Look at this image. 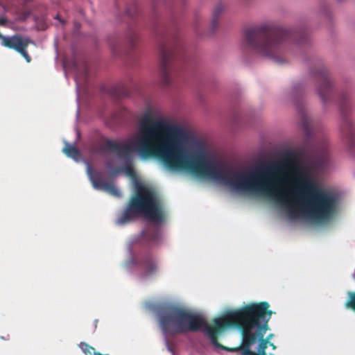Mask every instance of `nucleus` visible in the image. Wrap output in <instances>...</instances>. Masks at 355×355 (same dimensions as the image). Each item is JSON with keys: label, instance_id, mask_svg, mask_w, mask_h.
<instances>
[{"label": "nucleus", "instance_id": "8", "mask_svg": "<svg viewBox=\"0 0 355 355\" xmlns=\"http://www.w3.org/2000/svg\"><path fill=\"white\" fill-rule=\"evenodd\" d=\"M292 98L300 118V125L306 135L307 137H311L313 132L311 120L305 110L302 98V92L300 86H295L292 89Z\"/></svg>", "mask_w": 355, "mask_h": 355}, {"label": "nucleus", "instance_id": "12", "mask_svg": "<svg viewBox=\"0 0 355 355\" xmlns=\"http://www.w3.org/2000/svg\"><path fill=\"white\" fill-rule=\"evenodd\" d=\"M329 160V154L327 143L322 144L316 150L313 159V166L318 171L324 170Z\"/></svg>", "mask_w": 355, "mask_h": 355}, {"label": "nucleus", "instance_id": "6", "mask_svg": "<svg viewBox=\"0 0 355 355\" xmlns=\"http://www.w3.org/2000/svg\"><path fill=\"white\" fill-rule=\"evenodd\" d=\"M338 105L342 117L340 130L349 149L352 151L355 149V125L347 115L349 103L346 94H342L339 96Z\"/></svg>", "mask_w": 355, "mask_h": 355}, {"label": "nucleus", "instance_id": "11", "mask_svg": "<svg viewBox=\"0 0 355 355\" xmlns=\"http://www.w3.org/2000/svg\"><path fill=\"white\" fill-rule=\"evenodd\" d=\"M3 46L8 49H13L21 55L27 62L31 61V58L27 52V47L31 42L28 37H23L19 34L3 37Z\"/></svg>", "mask_w": 355, "mask_h": 355}, {"label": "nucleus", "instance_id": "4", "mask_svg": "<svg viewBox=\"0 0 355 355\" xmlns=\"http://www.w3.org/2000/svg\"><path fill=\"white\" fill-rule=\"evenodd\" d=\"M141 216L150 221L159 223L164 220V213L156 193L150 188L137 184L135 193L129 200L125 208L119 216L116 223L125 225Z\"/></svg>", "mask_w": 355, "mask_h": 355}, {"label": "nucleus", "instance_id": "7", "mask_svg": "<svg viewBox=\"0 0 355 355\" xmlns=\"http://www.w3.org/2000/svg\"><path fill=\"white\" fill-rule=\"evenodd\" d=\"M311 73L318 83L317 92L321 101L324 104L328 103L333 96L332 84L328 71L320 63L315 70L311 71Z\"/></svg>", "mask_w": 355, "mask_h": 355}, {"label": "nucleus", "instance_id": "23", "mask_svg": "<svg viewBox=\"0 0 355 355\" xmlns=\"http://www.w3.org/2000/svg\"><path fill=\"white\" fill-rule=\"evenodd\" d=\"M8 23V19L7 18L4 17H0V26H6Z\"/></svg>", "mask_w": 355, "mask_h": 355}, {"label": "nucleus", "instance_id": "29", "mask_svg": "<svg viewBox=\"0 0 355 355\" xmlns=\"http://www.w3.org/2000/svg\"><path fill=\"white\" fill-rule=\"evenodd\" d=\"M195 29H196V32H197V33H198V30H197V28H196V27H195Z\"/></svg>", "mask_w": 355, "mask_h": 355}, {"label": "nucleus", "instance_id": "1", "mask_svg": "<svg viewBox=\"0 0 355 355\" xmlns=\"http://www.w3.org/2000/svg\"><path fill=\"white\" fill-rule=\"evenodd\" d=\"M186 171L199 178L217 180L237 191L269 196L286 207L290 219L304 217L322 222L332 217L336 210V194L319 189L306 174L294 178L291 189H282L279 184L285 173L277 163L241 173L227 169L204 154L192 157L186 153Z\"/></svg>", "mask_w": 355, "mask_h": 355}, {"label": "nucleus", "instance_id": "15", "mask_svg": "<svg viewBox=\"0 0 355 355\" xmlns=\"http://www.w3.org/2000/svg\"><path fill=\"white\" fill-rule=\"evenodd\" d=\"M112 94L117 98H122L128 96L130 92L126 85L124 84H119L112 89Z\"/></svg>", "mask_w": 355, "mask_h": 355}, {"label": "nucleus", "instance_id": "30", "mask_svg": "<svg viewBox=\"0 0 355 355\" xmlns=\"http://www.w3.org/2000/svg\"><path fill=\"white\" fill-rule=\"evenodd\" d=\"M128 171H131V168L130 167H128Z\"/></svg>", "mask_w": 355, "mask_h": 355}, {"label": "nucleus", "instance_id": "24", "mask_svg": "<svg viewBox=\"0 0 355 355\" xmlns=\"http://www.w3.org/2000/svg\"><path fill=\"white\" fill-rule=\"evenodd\" d=\"M273 336V334H270L269 335H268L266 338H264V339H268V343H270V339L272 338Z\"/></svg>", "mask_w": 355, "mask_h": 355}, {"label": "nucleus", "instance_id": "26", "mask_svg": "<svg viewBox=\"0 0 355 355\" xmlns=\"http://www.w3.org/2000/svg\"><path fill=\"white\" fill-rule=\"evenodd\" d=\"M268 345H270L271 347H272V349H275L276 348L275 345L273 343H270H270H268Z\"/></svg>", "mask_w": 355, "mask_h": 355}, {"label": "nucleus", "instance_id": "5", "mask_svg": "<svg viewBox=\"0 0 355 355\" xmlns=\"http://www.w3.org/2000/svg\"><path fill=\"white\" fill-rule=\"evenodd\" d=\"M157 46L160 58L162 81L164 85L171 83V64L175 60L184 59V46L177 33L166 28L156 31Z\"/></svg>", "mask_w": 355, "mask_h": 355}, {"label": "nucleus", "instance_id": "20", "mask_svg": "<svg viewBox=\"0 0 355 355\" xmlns=\"http://www.w3.org/2000/svg\"><path fill=\"white\" fill-rule=\"evenodd\" d=\"M110 46L111 48L112 51L115 54L117 55V48L119 45H121V41L118 39L112 40L110 39L109 40Z\"/></svg>", "mask_w": 355, "mask_h": 355}, {"label": "nucleus", "instance_id": "18", "mask_svg": "<svg viewBox=\"0 0 355 355\" xmlns=\"http://www.w3.org/2000/svg\"><path fill=\"white\" fill-rule=\"evenodd\" d=\"M79 347L82 349L85 355H108L102 354L101 353L96 352L95 348L85 342H81L79 344Z\"/></svg>", "mask_w": 355, "mask_h": 355}, {"label": "nucleus", "instance_id": "13", "mask_svg": "<svg viewBox=\"0 0 355 355\" xmlns=\"http://www.w3.org/2000/svg\"><path fill=\"white\" fill-rule=\"evenodd\" d=\"M142 238L148 244H157L161 240V234L157 227L147 226L141 233Z\"/></svg>", "mask_w": 355, "mask_h": 355}, {"label": "nucleus", "instance_id": "14", "mask_svg": "<svg viewBox=\"0 0 355 355\" xmlns=\"http://www.w3.org/2000/svg\"><path fill=\"white\" fill-rule=\"evenodd\" d=\"M226 8V4L223 2H218L216 6L214 7L212 12V21H211V26L213 30H215L218 24V19L220 16L224 12Z\"/></svg>", "mask_w": 355, "mask_h": 355}, {"label": "nucleus", "instance_id": "25", "mask_svg": "<svg viewBox=\"0 0 355 355\" xmlns=\"http://www.w3.org/2000/svg\"><path fill=\"white\" fill-rule=\"evenodd\" d=\"M3 37H6V36H4L1 33H0V40H1V44H3Z\"/></svg>", "mask_w": 355, "mask_h": 355}, {"label": "nucleus", "instance_id": "21", "mask_svg": "<svg viewBox=\"0 0 355 355\" xmlns=\"http://www.w3.org/2000/svg\"><path fill=\"white\" fill-rule=\"evenodd\" d=\"M137 8L135 5L133 6L132 9L131 8H128L126 10L127 15L130 17H133L134 15H135L137 14Z\"/></svg>", "mask_w": 355, "mask_h": 355}, {"label": "nucleus", "instance_id": "27", "mask_svg": "<svg viewBox=\"0 0 355 355\" xmlns=\"http://www.w3.org/2000/svg\"><path fill=\"white\" fill-rule=\"evenodd\" d=\"M55 19H57L60 20V22H62V23H63V22H64V21H61V20L60 19L59 15H57V16L55 17Z\"/></svg>", "mask_w": 355, "mask_h": 355}, {"label": "nucleus", "instance_id": "22", "mask_svg": "<svg viewBox=\"0 0 355 355\" xmlns=\"http://www.w3.org/2000/svg\"><path fill=\"white\" fill-rule=\"evenodd\" d=\"M106 168L109 169L112 174L114 175H116L119 172V170L117 168H114L110 162L106 163Z\"/></svg>", "mask_w": 355, "mask_h": 355}, {"label": "nucleus", "instance_id": "17", "mask_svg": "<svg viewBox=\"0 0 355 355\" xmlns=\"http://www.w3.org/2000/svg\"><path fill=\"white\" fill-rule=\"evenodd\" d=\"M138 38L136 31L132 28H129L125 33V40L131 47H134Z\"/></svg>", "mask_w": 355, "mask_h": 355}, {"label": "nucleus", "instance_id": "2", "mask_svg": "<svg viewBox=\"0 0 355 355\" xmlns=\"http://www.w3.org/2000/svg\"><path fill=\"white\" fill-rule=\"evenodd\" d=\"M267 302L251 303L235 311L227 312L207 323L205 317L173 304L157 309L159 324L166 335L197 332L203 328L211 344L227 352H239L241 355H267L270 329L268 321L272 311Z\"/></svg>", "mask_w": 355, "mask_h": 355}, {"label": "nucleus", "instance_id": "19", "mask_svg": "<svg viewBox=\"0 0 355 355\" xmlns=\"http://www.w3.org/2000/svg\"><path fill=\"white\" fill-rule=\"evenodd\" d=\"M347 297L348 299L345 302V306L355 312V291H348Z\"/></svg>", "mask_w": 355, "mask_h": 355}, {"label": "nucleus", "instance_id": "3", "mask_svg": "<svg viewBox=\"0 0 355 355\" xmlns=\"http://www.w3.org/2000/svg\"><path fill=\"white\" fill-rule=\"evenodd\" d=\"M304 38L305 35L301 31H292L270 24L248 28L243 35L247 48L280 64L287 60L285 54L290 44H300Z\"/></svg>", "mask_w": 355, "mask_h": 355}, {"label": "nucleus", "instance_id": "9", "mask_svg": "<svg viewBox=\"0 0 355 355\" xmlns=\"http://www.w3.org/2000/svg\"><path fill=\"white\" fill-rule=\"evenodd\" d=\"M87 174L94 188L105 191L115 197L121 196L119 190L112 182H108L103 180V175L101 171H97L92 166H88Z\"/></svg>", "mask_w": 355, "mask_h": 355}, {"label": "nucleus", "instance_id": "16", "mask_svg": "<svg viewBox=\"0 0 355 355\" xmlns=\"http://www.w3.org/2000/svg\"><path fill=\"white\" fill-rule=\"evenodd\" d=\"M63 152L71 158L78 159L80 157V153L78 149L73 145L66 144L63 148Z\"/></svg>", "mask_w": 355, "mask_h": 355}, {"label": "nucleus", "instance_id": "28", "mask_svg": "<svg viewBox=\"0 0 355 355\" xmlns=\"http://www.w3.org/2000/svg\"><path fill=\"white\" fill-rule=\"evenodd\" d=\"M166 345L167 346H168V345H169V344H168V339H167V338H166Z\"/></svg>", "mask_w": 355, "mask_h": 355}, {"label": "nucleus", "instance_id": "10", "mask_svg": "<svg viewBox=\"0 0 355 355\" xmlns=\"http://www.w3.org/2000/svg\"><path fill=\"white\" fill-rule=\"evenodd\" d=\"M137 264L142 270L144 278L156 275L159 272V262L157 259L150 252L138 255Z\"/></svg>", "mask_w": 355, "mask_h": 355}]
</instances>
